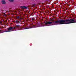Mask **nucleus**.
<instances>
[{
    "instance_id": "nucleus-15",
    "label": "nucleus",
    "mask_w": 76,
    "mask_h": 76,
    "mask_svg": "<svg viewBox=\"0 0 76 76\" xmlns=\"http://www.w3.org/2000/svg\"><path fill=\"white\" fill-rule=\"evenodd\" d=\"M18 22V21H16V22Z\"/></svg>"
},
{
    "instance_id": "nucleus-9",
    "label": "nucleus",
    "mask_w": 76,
    "mask_h": 76,
    "mask_svg": "<svg viewBox=\"0 0 76 76\" xmlns=\"http://www.w3.org/2000/svg\"><path fill=\"white\" fill-rule=\"evenodd\" d=\"M50 21H53V19H52L50 20Z\"/></svg>"
},
{
    "instance_id": "nucleus-6",
    "label": "nucleus",
    "mask_w": 76,
    "mask_h": 76,
    "mask_svg": "<svg viewBox=\"0 0 76 76\" xmlns=\"http://www.w3.org/2000/svg\"><path fill=\"white\" fill-rule=\"evenodd\" d=\"M9 1L10 2H13L14 1V0H9Z\"/></svg>"
},
{
    "instance_id": "nucleus-14",
    "label": "nucleus",
    "mask_w": 76,
    "mask_h": 76,
    "mask_svg": "<svg viewBox=\"0 0 76 76\" xmlns=\"http://www.w3.org/2000/svg\"><path fill=\"white\" fill-rule=\"evenodd\" d=\"M0 32H1V30H0Z\"/></svg>"
},
{
    "instance_id": "nucleus-11",
    "label": "nucleus",
    "mask_w": 76,
    "mask_h": 76,
    "mask_svg": "<svg viewBox=\"0 0 76 76\" xmlns=\"http://www.w3.org/2000/svg\"><path fill=\"white\" fill-rule=\"evenodd\" d=\"M0 23H1V22H0Z\"/></svg>"
},
{
    "instance_id": "nucleus-7",
    "label": "nucleus",
    "mask_w": 76,
    "mask_h": 76,
    "mask_svg": "<svg viewBox=\"0 0 76 76\" xmlns=\"http://www.w3.org/2000/svg\"><path fill=\"white\" fill-rule=\"evenodd\" d=\"M16 26L17 27H19V26H20V25H17Z\"/></svg>"
},
{
    "instance_id": "nucleus-3",
    "label": "nucleus",
    "mask_w": 76,
    "mask_h": 76,
    "mask_svg": "<svg viewBox=\"0 0 76 76\" xmlns=\"http://www.w3.org/2000/svg\"><path fill=\"white\" fill-rule=\"evenodd\" d=\"M13 29V28L12 27H10L9 28H7V30H8L9 31H10V30H12V29Z\"/></svg>"
},
{
    "instance_id": "nucleus-8",
    "label": "nucleus",
    "mask_w": 76,
    "mask_h": 76,
    "mask_svg": "<svg viewBox=\"0 0 76 76\" xmlns=\"http://www.w3.org/2000/svg\"><path fill=\"white\" fill-rule=\"evenodd\" d=\"M32 20H34V18H32Z\"/></svg>"
},
{
    "instance_id": "nucleus-10",
    "label": "nucleus",
    "mask_w": 76,
    "mask_h": 76,
    "mask_svg": "<svg viewBox=\"0 0 76 76\" xmlns=\"http://www.w3.org/2000/svg\"><path fill=\"white\" fill-rule=\"evenodd\" d=\"M15 28H15V27L13 28V29H15Z\"/></svg>"
},
{
    "instance_id": "nucleus-1",
    "label": "nucleus",
    "mask_w": 76,
    "mask_h": 76,
    "mask_svg": "<svg viewBox=\"0 0 76 76\" xmlns=\"http://www.w3.org/2000/svg\"><path fill=\"white\" fill-rule=\"evenodd\" d=\"M76 23V19H67L65 20H60L55 21H49L48 24H52V25H59L60 24H70Z\"/></svg>"
},
{
    "instance_id": "nucleus-12",
    "label": "nucleus",
    "mask_w": 76,
    "mask_h": 76,
    "mask_svg": "<svg viewBox=\"0 0 76 76\" xmlns=\"http://www.w3.org/2000/svg\"><path fill=\"white\" fill-rule=\"evenodd\" d=\"M24 29H26V28H25Z\"/></svg>"
},
{
    "instance_id": "nucleus-4",
    "label": "nucleus",
    "mask_w": 76,
    "mask_h": 76,
    "mask_svg": "<svg viewBox=\"0 0 76 76\" xmlns=\"http://www.w3.org/2000/svg\"><path fill=\"white\" fill-rule=\"evenodd\" d=\"M2 4H6V2L5 1H4V0H3L2 1Z\"/></svg>"
},
{
    "instance_id": "nucleus-5",
    "label": "nucleus",
    "mask_w": 76,
    "mask_h": 76,
    "mask_svg": "<svg viewBox=\"0 0 76 76\" xmlns=\"http://www.w3.org/2000/svg\"><path fill=\"white\" fill-rule=\"evenodd\" d=\"M11 31H7V30L6 29L5 31H4V32H11Z\"/></svg>"
},
{
    "instance_id": "nucleus-13",
    "label": "nucleus",
    "mask_w": 76,
    "mask_h": 76,
    "mask_svg": "<svg viewBox=\"0 0 76 76\" xmlns=\"http://www.w3.org/2000/svg\"><path fill=\"white\" fill-rule=\"evenodd\" d=\"M19 18V17H18V18Z\"/></svg>"
},
{
    "instance_id": "nucleus-2",
    "label": "nucleus",
    "mask_w": 76,
    "mask_h": 76,
    "mask_svg": "<svg viewBox=\"0 0 76 76\" xmlns=\"http://www.w3.org/2000/svg\"><path fill=\"white\" fill-rule=\"evenodd\" d=\"M28 7L25 6H21L20 7L21 9H28Z\"/></svg>"
}]
</instances>
